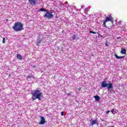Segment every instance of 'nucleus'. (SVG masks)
<instances>
[{"mask_svg": "<svg viewBox=\"0 0 127 127\" xmlns=\"http://www.w3.org/2000/svg\"><path fill=\"white\" fill-rule=\"evenodd\" d=\"M32 96V101H34L37 99L38 101H41V98H43V94L38 89L35 90L33 92L31 93Z\"/></svg>", "mask_w": 127, "mask_h": 127, "instance_id": "obj_1", "label": "nucleus"}, {"mask_svg": "<svg viewBox=\"0 0 127 127\" xmlns=\"http://www.w3.org/2000/svg\"><path fill=\"white\" fill-rule=\"evenodd\" d=\"M12 29L14 31H21V30H23V24L20 22H16L12 27Z\"/></svg>", "mask_w": 127, "mask_h": 127, "instance_id": "obj_2", "label": "nucleus"}, {"mask_svg": "<svg viewBox=\"0 0 127 127\" xmlns=\"http://www.w3.org/2000/svg\"><path fill=\"white\" fill-rule=\"evenodd\" d=\"M108 21H111L112 23H114V18L112 17V14L108 15L106 17L105 20L103 22L104 27H107V25H106V23H107Z\"/></svg>", "mask_w": 127, "mask_h": 127, "instance_id": "obj_3", "label": "nucleus"}, {"mask_svg": "<svg viewBox=\"0 0 127 127\" xmlns=\"http://www.w3.org/2000/svg\"><path fill=\"white\" fill-rule=\"evenodd\" d=\"M101 86L102 88H108V90H110V89H112L113 88V84L112 83H108L107 81H103L101 83Z\"/></svg>", "mask_w": 127, "mask_h": 127, "instance_id": "obj_4", "label": "nucleus"}, {"mask_svg": "<svg viewBox=\"0 0 127 127\" xmlns=\"http://www.w3.org/2000/svg\"><path fill=\"white\" fill-rule=\"evenodd\" d=\"M53 17V14H52V12L47 11L46 14H45V17H47V18H51V17Z\"/></svg>", "mask_w": 127, "mask_h": 127, "instance_id": "obj_5", "label": "nucleus"}, {"mask_svg": "<svg viewBox=\"0 0 127 127\" xmlns=\"http://www.w3.org/2000/svg\"><path fill=\"white\" fill-rule=\"evenodd\" d=\"M90 125L91 127H93L94 125H97V126H99V122H98V120L97 119L95 120H93L92 122L90 123Z\"/></svg>", "mask_w": 127, "mask_h": 127, "instance_id": "obj_6", "label": "nucleus"}, {"mask_svg": "<svg viewBox=\"0 0 127 127\" xmlns=\"http://www.w3.org/2000/svg\"><path fill=\"white\" fill-rule=\"evenodd\" d=\"M46 123V121H45V118L41 116V121L39 122L40 125H44Z\"/></svg>", "mask_w": 127, "mask_h": 127, "instance_id": "obj_7", "label": "nucleus"}, {"mask_svg": "<svg viewBox=\"0 0 127 127\" xmlns=\"http://www.w3.org/2000/svg\"><path fill=\"white\" fill-rule=\"evenodd\" d=\"M37 1V0H31L30 1V4L31 5H35V4H36Z\"/></svg>", "mask_w": 127, "mask_h": 127, "instance_id": "obj_8", "label": "nucleus"}, {"mask_svg": "<svg viewBox=\"0 0 127 127\" xmlns=\"http://www.w3.org/2000/svg\"><path fill=\"white\" fill-rule=\"evenodd\" d=\"M42 40H43V37H42V38L39 40L37 42V45L38 46H39V44H40V43H41V42L42 41Z\"/></svg>", "mask_w": 127, "mask_h": 127, "instance_id": "obj_9", "label": "nucleus"}, {"mask_svg": "<svg viewBox=\"0 0 127 127\" xmlns=\"http://www.w3.org/2000/svg\"><path fill=\"white\" fill-rule=\"evenodd\" d=\"M94 98H95V101H100V100H101V97L98 95L94 96Z\"/></svg>", "mask_w": 127, "mask_h": 127, "instance_id": "obj_10", "label": "nucleus"}, {"mask_svg": "<svg viewBox=\"0 0 127 127\" xmlns=\"http://www.w3.org/2000/svg\"><path fill=\"white\" fill-rule=\"evenodd\" d=\"M17 58L18 59H19V60H22V56H21L19 54L17 55Z\"/></svg>", "mask_w": 127, "mask_h": 127, "instance_id": "obj_11", "label": "nucleus"}, {"mask_svg": "<svg viewBox=\"0 0 127 127\" xmlns=\"http://www.w3.org/2000/svg\"><path fill=\"white\" fill-rule=\"evenodd\" d=\"M127 53V50L125 49H122L121 50V54H126Z\"/></svg>", "mask_w": 127, "mask_h": 127, "instance_id": "obj_12", "label": "nucleus"}, {"mask_svg": "<svg viewBox=\"0 0 127 127\" xmlns=\"http://www.w3.org/2000/svg\"><path fill=\"white\" fill-rule=\"evenodd\" d=\"M115 57L117 58V59H124V57H120L117 55H115Z\"/></svg>", "mask_w": 127, "mask_h": 127, "instance_id": "obj_13", "label": "nucleus"}, {"mask_svg": "<svg viewBox=\"0 0 127 127\" xmlns=\"http://www.w3.org/2000/svg\"><path fill=\"white\" fill-rule=\"evenodd\" d=\"M76 35H73L72 37H71V38L72 39V40H75V39H76Z\"/></svg>", "mask_w": 127, "mask_h": 127, "instance_id": "obj_14", "label": "nucleus"}, {"mask_svg": "<svg viewBox=\"0 0 127 127\" xmlns=\"http://www.w3.org/2000/svg\"><path fill=\"white\" fill-rule=\"evenodd\" d=\"M33 77V75L31 74V75H29L27 77V79H31Z\"/></svg>", "mask_w": 127, "mask_h": 127, "instance_id": "obj_15", "label": "nucleus"}, {"mask_svg": "<svg viewBox=\"0 0 127 127\" xmlns=\"http://www.w3.org/2000/svg\"><path fill=\"white\" fill-rule=\"evenodd\" d=\"M90 33H92L93 34H97V33H97L96 32H94V31H90L89 32Z\"/></svg>", "mask_w": 127, "mask_h": 127, "instance_id": "obj_16", "label": "nucleus"}, {"mask_svg": "<svg viewBox=\"0 0 127 127\" xmlns=\"http://www.w3.org/2000/svg\"><path fill=\"white\" fill-rule=\"evenodd\" d=\"M40 11H46V10L45 9H44V8H41L40 9Z\"/></svg>", "mask_w": 127, "mask_h": 127, "instance_id": "obj_17", "label": "nucleus"}, {"mask_svg": "<svg viewBox=\"0 0 127 127\" xmlns=\"http://www.w3.org/2000/svg\"><path fill=\"white\" fill-rule=\"evenodd\" d=\"M2 43H5V38H3Z\"/></svg>", "mask_w": 127, "mask_h": 127, "instance_id": "obj_18", "label": "nucleus"}, {"mask_svg": "<svg viewBox=\"0 0 127 127\" xmlns=\"http://www.w3.org/2000/svg\"><path fill=\"white\" fill-rule=\"evenodd\" d=\"M111 112L112 113V114H114V113H115V109H112L111 110Z\"/></svg>", "mask_w": 127, "mask_h": 127, "instance_id": "obj_19", "label": "nucleus"}, {"mask_svg": "<svg viewBox=\"0 0 127 127\" xmlns=\"http://www.w3.org/2000/svg\"><path fill=\"white\" fill-rule=\"evenodd\" d=\"M61 116H64V112H61Z\"/></svg>", "mask_w": 127, "mask_h": 127, "instance_id": "obj_20", "label": "nucleus"}, {"mask_svg": "<svg viewBox=\"0 0 127 127\" xmlns=\"http://www.w3.org/2000/svg\"><path fill=\"white\" fill-rule=\"evenodd\" d=\"M110 112H111L110 110H108L106 112V114H108L110 113Z\"/></svg>", "mask_w": 127, "mask_h": 127, "instance_id": "obj_21", "label": "nucleus"}, {"mask_svg": "<svg viewBox=\"0 0 127 127\" xmlns=\"http://www.w3.org/2000/svg\"><path fill=\"white\" fill-rule=\"evenodd\" d=\"M67 96H70L71 95L70 93H66Z\"/></svg>", "mask_w": 127, "mask_h": 127, "instance_id": "obj_22", "label": "nucleus"}, {"mask_svg": "<svg viewBox=\"0 0 127 127\" xmlns=\"http://www.w3.org/2000/svg\"><path fill=\"white\" fill-rule=\"evenodd\" d=\"M121 38H122L121 37H117V39H121Z\"/></svg>", "mask_w": 127, "mask_h": 127, "instance_id": "obj_23", "label": "nucleus"}, {"mask_svg": "<svg viewBox=\"0 0 127 127\" xmlns=\"http://www.w3.org/2000/svg\"><path fill=\"white\" fill-rule=\"evenodd\" d=\"M77 90H78L79 91H81V88H77Z\"/></svg>", "mask_w": 127, "mask_h": 127, "instance_id": "obj_24", "label": "nucleus"}, {"mask_svg": "<svg viewBox=\"0 0 127 127\" xmlns=\"http://www.w3.org/2000/svg\"><path fill=\"white\" fill-rule=\"evenodd\" d=\"M60 48L59 47H58V50H60Z\"/></svg>", "mask_w": 127, "mask_h": 127, "instance_id": "obj_25", "label": "nucleus"}, {"mask_svg": "<svg viewBox=\"0 0 127 127\" xmlns=\"http://www.w3.org/2000/svg\"><path fill=\"white\" fill-rule=\"evenodd\" d=\"M33 67L34 68H36V65H34Z\"/></svg>", "mask_w": 127, "mask_h": 127, "instance_id": "obj_26", "label": "nucleus"}, {"mask_svg": "<svg viewBox=\"0 0 127 127\" xmlns=\"http://www.w3.org/2000/svg\"><path fill=\"white\" fill-rule=\"evenodd\" d=\"M118 23H119V24H121V21H119Z\"/></svg>", "mask_w": 127, "mask_h": 127, "instance_id": "obj_27", "label": "nucleus"}, {"mask_svg": "<svg viewBox=\"0 0 127 127\" xmlns=\"http://www.w3.org/2000/svg\"><path fill=\"white\" fill-rule=\"evenodd\" d=\"M62 51H63V48H62Z\"/></svg>", "mask_w": 127, "mask_h": 127, "instance_id": "obj_28", "label": "nucleus"}, {"mask_svg": "<svg viewBox=\"0 0 127 127\" xmlns=\"http://www.w3.org/2000/svg\"><path fill=\"white\" fill-rule=\"evenodd\" d=\"M106 46H108V45H107V44H106Z\"/></svg>", "mask_w": 127, "mask_h": 127, "instance_id": "obj_29", "label": "nucleus"}, {"mask_svg": "<svg viewBox=\"0 0 127 127\" xmlns=\"http://www.w3.org/2000/svg\"><path fill=\"white\" fill-rule=\"evenodd\" d=\"M6 20H8V19H6Z\"/></svg>", "mask_w": 127, "mask_h": 127, "instance_id": "obj_30", "label": "nucleus"}]
</instances>
